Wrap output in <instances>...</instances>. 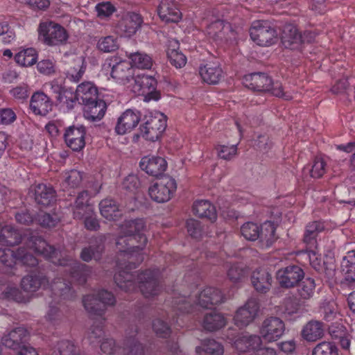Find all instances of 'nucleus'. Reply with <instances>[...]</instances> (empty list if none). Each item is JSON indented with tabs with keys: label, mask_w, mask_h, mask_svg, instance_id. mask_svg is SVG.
Wrapping results in <instances>:
<instances>
[{
	"label": "nucleus",
	"mask_w": 355,
	"mask_h": 355,
	"mask_svg": "<svg viewBox=\"0 0 355 355\" xmlns=\"http://www.w3.org/2000/svg\"><path fill=\"white\" fill-rule=\"evenodd\" d=\"M226 324V319L223 315L215 311L205 314L202 325L208 331H217Z\"/></svg>",
	"instance_id": "nucleus-37"
},
{
	"label": "nucleus",
	"mask_w": 355,
	"mask_h": 355,
	"mask_svg": "<svg viewBox=\"0 0 355 355\" xmlns=\"http://www.w3.org/2000/svg\"><path fill=\"white\" fill-rule=\"evenodd\" d=\"M37 51L33 48H28L19 51L15 56L17 64L24 67H30L36 63Z\"/></svg>",
	"instance_id": "nucleus-44"
},
{
	"label": "nucleus",
	"mask_w": 355,
	"mask_h": 355,
	"mask_svg": "<svg viewBox=\"0 0 355 355\" xmlns=\"http://www.w3.org/2000/svg\"><path fill=\"white\" fill-rule=\"evenodd\" d=\"M246 274V270L240 267L237 263L232 265L227 272L228 277L234 283L243 282Z\"/></svg>",
	"instance_id": "nucleus-60"
},
{
	"label": "nucleus",
	"mask_w": 355,
	"mask_h": 355,
	"mask_svg": "<svg viewBox=\"0 0 355 355\" xmlns=\"http://www.w3.org/2000/svg\"><path fill=\"white\" fill-rule=\"evenodd\" d=\"M152 326L153 329L159 337L167 338L171 333V328L168 323L161 318L154 320Z\"/></svg>",
	"instance_id": "nucleus-59"
},
{
	"label": "nucleus",
	"mask_w": 355,
	"mask_h": 355,
	"mask_svg": "<svg viewBox=\"0 0 355 355\" xmlns=\"http://www.w3.org/2000/svg\"><path fill=\"white\" fill-rule=\"evenodd\" d=\"M85 72V67L83 65V60L78 59L76 60L73 66L70 67L66 72L67 78L71 82L78 83L82 78Z\"/></svg>",
	"instance_id": "nucleus-49"
},
{
	"label": "nucleus",
	"mask_w": 355,
	"mask_h": 355,
	"mask_svg": "<svg viewBox=\"0 0 355 355\" xmlns=\"http://www.w3.org/2000/svg\"><path fill=\"white\" fill-rule=\"evenodd\" d=\"M199 73L202 80L209 85L218 83L223 77V70L219 64L208 62L199 68Z\"/></svg>",
	"instance_id": "nucleus-31"
},
{
	"label": "nucleus",
	"mask_w": 355,
	"mask_h": 355,
	"mask_svg": "<svg viewBox=\"0 0 355 355\" xmlns=\"http://www.w3.org/2000/svg\"><path fill=\"white\" fill-rule=\"evenodd\" d=\"M103 70L110 73L117 83L125 85L134 78L135 69L130 61L113 56L107 59L103 65Z\"/></svg>",
	"instance_id": "nucleus-7"
},
{
	"label": "nucleus",
	"mask_w": 355,
	"mask_h": 355,
	"mask_svg": "<svg viewBox=\"0 0 355 355\" xmlns=\"http://www.w3.org/2000/svg\"><path fill=\"white\" fill-rule=\"evenodd\" d=\"M57 101L61 106H65L68 110L73 109L77 103H79L76 91L74 92L73 89L68 88L62 92V95L60 94Z\"/></svg>",
	"instance_id": "nucleus-48"
},
{
	"label": "nucleus",
	"mask_w": 355,
	"mask_h": 355,
	"mask_svg": "<svg viewBox=\"0 0 355 355\" xmlns=\"http://www.w3.org/2000/svg\"><path fill=\"white\" fill-rule=\"evenodd\" d=\"M218 155L220 158L230 160L236 155L237 146L232 145L230 146L225 145H219L216 147Z\"/></svg>",
	"instance_id": "nucleus-62"
},
{
	"label": "nucleus",
	"mask_w": 355,
	"mask_h": 355,
	"mask_svg": "<svg viewBox=\"0 0 355 355\" xmlns=\"http://www.w3.org/2000/svg\"><path fill=\"white\" fill-rule=\"evenodd\" d=\"M95 245H91L89 247L84 248L80 253V258L85 262L90 261L92 259L98 260L104 250V237L99 236L95 238Z\"/></svg>",
	"instance_id": "nucleus-38"
},
{
	"label": "nucleus",
	"mask_w": 355,
	"mask_h": 355,
	"mask_svg": "<svg viewBox=\"0 0 355 355\" xmlns=\"http://www.w3.org/2000/svg\"><path fill=\"white\" fill-rule=\"evenodd\" d=\"M21 242H24L29 250L43 255L53 264L69 268V271L64 269L62 272V276L56 277L51 284L42 272L28 275L24 277L21 282L22 289L26 292L33 293L40 288L45 290L50 288L53 300L50 303L46 320L53 326L58 325L65 316V302L73 300L76 297L72 284L84 285L90 274V268L86 264L81 263L70 257H64L61 251L49 245L41 236L29 230L23 232Z\"/></svg>",
	"instance_id": "nucleus-1"
},
{
	"label": "nucleus",
	"mask_w": 355,
	"mask_h": 355,
	"mask_svg": "<svg viewBox=\"0 0 355 355\" xmlns=\"http://www.w3.org/2000/svg\"><path fill=\"white\" fill-rule=\"evenodd\" d=\"M99 209L103 217L109 221L116 222L122 220L123 211L112 199L105 198L99 203Z\"/></svg>",
	"instance_id": "nucleus-32"
},
{
	"label": "nucleus",
	"mask_w": 355,
	"mask_h": 355,
	"mask_svg": "<svg viewBox=\"0 0 355 355\" xmlns=\"http://www.w3.org/2000/svg\"><path fill=\"white\" fill-rule=\"evenodd\" d=\"M116 10V7L110 1H102L96 6L97 16L101 19L110 17Z\"/></svg>",
	"instance_id": "nucleus-58"
},
{
	"label": "nucleus",
	"mask_w": 355,
	"mask_h": 355,
	"mask_svg": "<svg viewBox=\"0 0 355 355\" xmlns=\"http://www.w3.org/2000/svg\"><path fill=\"white\" fill-rule=\"evenodd\" d=\"M251 282L254 289L261 293H266L272 285V276L267 270L258 268L253 271Z\"/></svg>",
	"instance_id": "nucleus-30"
},
{
	"label": "nucleus",
	"mask_w": 355,
	"mask_h": 355,
	"mask_svg": "<svg viewBox=\"0 0 355 355\" xmlns=\"http://www.w3.org/2000/svg\"><path fill=\"white\" fill-rule=\"evenodd\" d=\"M167 56L170 63L176 68H182L187 63L186 56L180 51L173 49H168L167 51Z\"/></svg>",
	"instance_id": "nucleus-57"
},
{
	"label": "nucleus",
	"mask_w": 355,
	"mask_h": 355,
	"mask_svg": "<svg viewBox=\"0 0 355 355\" xmlns=\"http://www.w3.org/2000/svg\"><path fill=\"white\" fill-rule=\"evenodd\" d=\"M312 355H338V349L334 343L323 341L313 348Z\"/></svg>",
	"instance_id": "nucleus-52"
},
{
	"label": "nucleus",
	"mask_w": 355,
	"mask_h": 355,
	"mask_svg": "<svg viewBox=\"0 0 355 355\" xmlns=\"http://www.w3.org/2000/svg\"><path fill=\"white\" fill-rule=\"evenodd\" d=\"M285 331L284 322L277 317L266 318L260 329L261 338L271 343L279 339Z\"/></svg>",
	"instance_id": "nucleus-17"
},
{
	"label": "nucleus",
	"mask_w": 355,
	"mask_h": 355,
	"mask_svg": "<svg viewBox=\"0 0 355 355\" xmlns=\"http://www.w3.org/2000/svg\"><path fill=\"white\" fill-rule=\"evenodd\" d=\"M327 163L320 157H315L309 170L310 175L313 178H320L326 172Z\"/></svg>",
	"instance_id": "nucleus-56"
},
{
	"label": "nucleus",
	"mask_w": 355,
	"mask_h": 355,
	"mask_svg": "<svg viewBox=\"0 0 355 355\" xmlns=\"http://www.w3.org/2000/svg\"><path fill=\"white\" fill-rule=\"evenodd\" d=\"M277 223H268V230L270 231L269 236L262 232V227L259 223H243L241 227V233L245 239L249 241H255L258 238L266 240V245L270 246L276 239L275 230Z\"/></svg>",
	"instance_id": "nucleus-15"
},
{
	"label": "nucleus",
	"mask_w": 355,
	"mask_h": 355,
	"mask_svg": "<svg viewBox=\"0 0 355 355\" xmlns=\"http://www.w3.org/2000/svg\"><path fill=\"white\" fill-rule=\"evenodd\" d=\"M141 169L154 177L162 175L167 169L168 164L165 158L157 155H147L139 162Z\"/></svg>",
	"instance_id": "nucleus-20"
},
{
	"label": "nucleus",
	"mask_w": 355,
	"mask_h": 355,
	"mask_svg": "<svg viewBox=\"0 0 355 355\" xmlns=\"http://www.w3.org/2000/svg\"><path fill=\"white\" fill-rule=\"evenodd\" d=\"M17 265L35 267L39 264L38 259L24 247L18 248Z\"/></svg>",
	"instance_id": "nucleus-51"
},
{
	"label": "nucleus",
	"mask_w": 355,
	"mask_h": 355,
	"mask_svg": "<svg viewBox=\"0 0 355 355\" xmlns=\"http://www.w3.org/2000/svg\"><path fill=\"white\" fill-rule=\"evenodd\" d=\"M196 352L201 354L205 352L208 355H223L224 353L223 346L214 339H204L201 341V345L196 347Z\"/></svg>",
	"instance_id": "nucleus-42"
},
{
	"label": "nucleus",
	"mask_w": 355,
	"mask_h": 355,
	"mask_svg": "<svg viewBox=\"0 0 355 355\" xmlns=\"http://www.w3.org/2000/svg\"><path fill=\"white\" fill-rule=\"evenodd\" d=\"M91 198L89 192L84 190L80 192L76 199L73 207V218L82 222H98L94 209L89 204Z\"/></svg>",
	"instance_id": "nucleus-13"
},
{
	"label": "nucleus",
	"mask_w": 355,
	"mask_h": 355,
	"mask_svg": "<svg viewBox=\"0 0 355 355\" xmlns=\"http://www.w3.org/2000/svg\"><path fill=\"white\" fill-rule=\"evenodd\" d=\"M304 272L297 266L291 265L279 269L277 272L276 277L279 285L283 288H293L303 279Z\"/></svg>",
	"instance_id": "nucleus-18"
},
{
	"label": "nucleus",
	"mask_w": 355,
	"mask_h": 355,
	"mask_svg": "<svg viewBox=\"0 0 355 355\" xmlns=\"http://www.w3.org/2000/svg\"><path fill=\"white\" fill-rule=\"evenodd\" d=\"M28 336L29 334L26 329L23 327H19L3 336L1 343L6 347L20 352L23 347H31L24 345L28 340Z\"/></svg>",
	"instance_id": "nucleus-21"
},
{
	"label": "nucleus",
	"mask_w": 355,
	"mask_h": 355,
	"mask_svg": "<svg viewBox=\"0 0 355 355\" xmlns=\"http://www.w3.org/2000/svg\"><path fill=\"white\" fill-rule=\"evenodd\" d=\"M324 319L328 322L332 321L337 315V306L334 302H328L322 307Z\"/></svg>",
	"instance_id": "nucleus-63"
},
{
	"label": "nucleus",
	"mask_w": 355,
	"mask_h": 355,
	"mask_svg": "<svg viewBox=\"0 0 355 355\" xmlns=\"http://www.w3.org/2000/svg\"><path fill=\"white\" fill-rule=\"evenodd\" d=\"M324 334L323 323L320 321L311 320L303 328L302 337L309 342L315 341L322 337Z\"/></svg>",
	"instance_id": "nucleus-39"
},
{
	"label": "nucleus",
	"mask_w": 355,
	"mask_h": 355,
	"mask_svg": "<svg viewBox=\"0 0 355 355\" xmlns=\"http://www.w3.org/2000/svg\"><path fill=\"white\" fill-rule=\"evenodd\" d=\"M116 302L114 295L107 290L102 289L96 294L86 295L83 298V304L86 311L95 321L90 329L88 338L93 343V338H100L104 333L103 327L106 306H113Z\"/></svg>",
	"instance_id": "nucleus-4"
},
{
	"label": "nucleus",
	"mask_w": 355,
	"mask_h": 355,
	"mask_svg": "<svg viewBox=\"0 0 355 355\" xmlns=\"http://www.w3.org/2000/svg\"><path fill=\"white\" fill-rule=\"evenodd\" d=\"M304 304V302L295 294L289 293L283 300L281 304V311L285 316H291L300 313Z\"/></svg>",
	"instance_id": "nucleus-33"
},
{
	"label": "nucleus",
	"mask_w": 355,
	"mask_h": 355,
	"mask_svg": "<svg viewBox=\"0 0 355 355\" xmlns=\"http://www.w3.org/2000/svg\"><path fill=\"white\" fill-rule=\"evenodd\" d=\"M130 59L132 67L141 69H149L153 65V60L150 55L144 53L136 52L130 54Z\"/></svg>",
	"instance_id": "nucleus-47"
},
{
	"label": "nucleus",
	"mask_w": 355,
	"mask_h": 355,
	"mask_svg": "<svg viewBox=\"0 0 355 355\" xmlns=\"http://www.w3.org/2000/svg\"><path fill=\"white\" fill-rule=\"evenodd\" d=\"M323 225L324 223H309L306 225L304 235V242L310 248L315 245L318 233L324 230Z\"/></svg>",
	"instance_id": "nucleus-46"
},
{
	"label": "nucleus",
	"mask_w": 355,
	"mask_h": 355,
	"mask_svg": "<svg viewBox=\"0 0 355 355\" xmlns=\"http://www.w3.org/2000/svg\"><path fill=\"white\" fill-rule=\"evenodd\" d=\"M231 343L238 352H252V354L255 347L261 344V338L257 335L241 334L231 340Z\"/></svg>",
	"instance_id": "nucleus-24"
},
{
	"label": "nucleus",
	"mask_w": 355,
	"mask_h": 355,
	"mask_svg": "<svg viewBox=\"0 0 355 355\" xmlns=\"http://www.w3.org/2000/svg\"><path fill=\"white\" fill-rule=\"evenodd\" d=\"M318 34L315 30H306L302 34L296 26L288 24L284 26L282 42L286 49H300L302 44L313 42Z\"/></svg>",
	"instance_id": "nucleus-9"
},
{
	"label": "nucleus",
	"mask_w": 355,
	"mask_h": 355,
	"mask_svg": "<svg viewBox=\"0 0 355 355\" xmlns=\"http://www.w3.org/2000/svg\"><path fill=\"white\" fill-rule=\"evenodd\" d=\"M87 130L83 125H69L64 129L63 139L67 147L73 151L80 152L85 146Z\"/></svg>",
	"instance_id": "nucleus-16"
},
{
	"label": "nucleus",
	"mask_w": 355,
	"mask_h": 355,
	"mask_svg": "<svg viewBox=\"0 0 355 355\" xmlns=\"http://www.w3.org/2000/svg\"><path fill=\"white\" fill-rule=\"evenodd\" d=\"M192 212L196 217L210 222H216L217 219L216 209L209 200H196L192 206Z\"/></svg>",
	"instance_id": "nucleus-28"
},
{
	"label": "nucleus",
	"mask_w": 355,
	"mask_h": 355,
	"mask_svg": "<svg viewBox=\"0 0 355 355\" xmlns=\"http://www.w3.org/2000/svg\"><path fill=\"white\" fill-rule=\"evenodd\" d=\"M0 223V244L15 245L21 243L22 234L19 230L14 228L11 225L1 227Z\"/></svg>",
	"instance_id": "nucleus-36"
},
{
	"label": "nucleus",
	"mask_w": 355,
	"mask_h": 355,
	"mask_svg": "<svg viewBox=\"0 0 355 355\" xmlns=\"http://www.w3.org/2000/svg\"><path fill=\"white\" fill-rule=\"evenodd\" d=\"M32 191L36 203L42 207L51 206L56 200L55 191L50 185L38 184L32 189Z\"/></svg>",
	"instance_id": "nucleus-26"
},
{
	"label": "nucleus",
	"mask_w": 355,
	"mask_h": 355,
	"mask_svg": "<svg viewBox=\"0 0 355 355\" xmlns=\"http://www.w3.org/2000/svg\"><path fill=\"white\" fill-rule=\"evenodd\" d=\"M30 108L36 115L46 116L52 110V103L44 92H35L31 96Z\"/></svg>",
	"instance_id": "nucleus-29"
},
{
	"label": "nucleus",
	"mask_w": 355,
	"mask_h": 355,
	"mask_svg": "<svg viewBox=\"0 0 355 355\" xmlns=\"http://www.w3.org/2000/svg\"><path fill=\"white\" fill-rule=\"evenodd\" d=\"M80 349L70 340H63L58 343L57 350L53 352L55 355H73L77 354Z\"/></svg>",
	"instance_id": "nucleus-53"
},
{
	"label": "nucleus",
	"mask_w": 355,
	"mask_h": 355,
	"mask_svg": "<svg viewBox=\"0 0 355 355\" xmlns=\"http://www.w3.org/2000/svg\"><path fill=\"white\" fill-rule=\"evenodd\" d=\"M139 178L135 175H128L123 181V188L130 192H135L139 187Z\"/></svg>",
	"instance_id": "nucleus-64"
},
{
	"label": "nucleus",
	"mask_w": 355,
	"mask_h": 355,
	"mask_svg": "<svg viewBox=\"0 0 355 355\" xmlns=\"http://www.w3.org/2000/svg\"><path fill=\"white\" fill-rule=\"evenodd\" d=\"M83 180V173L72 169L64 171L61 175V185L63 190L74 189L80 186Z\"/></svg>",
	"instance_id": "nucleus-40"
},
{
	"label": "nucleus",
	"mask_w": 355,
	"mask_h": 355,
	"mask_svg": "<svg viewBox=\"0 0 355 355\" xmlns=\"http://www.w3.org/2000/svg\"><path fill=\"white\" fill-rule=\"evenodd\" d=\"M144 223H121L120 235L116 242L118 250L127 256L128 263L124 266L119 263L121 270L114 279L116 285L126 293L140 291L146 298L157 295L161 286V272L158 268L147 269L137 275L130 272L144 259L142 250L146 245L147 238L139 228Z\"/></svg>",
	"instance_id": "nucleus-2"
},
{
	"label": "nucleus",
	"mask_w": 355,
	"mask_h": 355,
	"mask_svg": "<svg viewBox=\"0 0 355 355\" xmlns=\"http://www.w3.org/2000/svg\"><path fill=\"white\" fill-rule=\"evenodd\" d=\"M105 110V102L98 99L85 105L84 116L91 121H100L104 116Z\"/></svg>",
	"instance_id": "nucleus-35"
},
{
	"label": "nucleus",
	"mask_w": 355,
	"mask_h": 355,
	"mask_svg": "<svg viewBox=\"0 0 355 355\" xmlns=\"http://www.w3.org/2000/svg\"><path fill=\"white\" fill-rule=\"evenodd\" d=\"M141 333L137 327L126 330V338L122 347L116 345L113 339H104L101 345V351L107 354L148 355L149 349L140 343Z\"/></svg>",
	"instance_id": "nucleus-5"
},
{
	"label": "nucleus",
	"mask_w": 355,
	"mask_h": 355,
	"mask_svg": "<svg viewBox=\"0 0 355 355\" xmlns=\"http://www.w3.org/2000/svg\"><path fill=\"white\" fill-rule=\"evenodd\" d=\"M97 46L101 51L110 53L116 51L119 48V43L116 37L114 36H106L101 37Z\"/></svg>",
	"instance_id": "nucleus-55"
},
{
	"label": "nucleus",
	"mask_w": 355,
	"mask_h": 355,
	"mask_svg": "<svg viewBox=\"0 0 355 355\" xmlns=\"http://www.w3.org/2000/svg\"><path fill=\"white\" fill-rule=\"evenodd\" d=\"M224 29V21L220 19H217L207 25L206 28V33L209 38L213 40V41L220 42L224 39H226L225 37Z\"/></svg>",
	"instance_id": "nucleus-43"
},
{
	"label": "nucleus",
	"mask_w": 355,
	"mask_h": 355,
	"mask_svg": "<svg viewBox=\"0 0 355 355\" xmlns=\"http://www.w3.org/2000/svg\"><path fill=\"white\" fill-rule=\"evenodd\" d=\"M166 125V116L160 112H151L139 128L140 135L145 140L155 141L160 138Z\"/></svg>",
	"instance_id": "nucleus-8"
},
{
	"label": "nucleus",
	"mask_w": 355,
	"mask_h": 355,
	"mask_svg": "<svg viewBox=\"0 0 355 355\" xmlns=\"http://www.w3.org/2000/svg\"><path fill=\"white\" fill-rule=\"evenodd\" d=\"M17 255L18 250L15 252L8 248H0V262L8 268L17 265Z\"/></svg>",
	"instance_id": "nucleus-50"
},
{
	"label": "nucleus",
	"mask_w": 355,
	"mask_h": 355,
	"mask_svg": "<svg viewBox=\"0 0 355 355\" xmlns=\"http://www.w3.org/2000/svg\"><path fill=\"white\" fill-rule=\"evenodd\" d=\"M250 35L257 45L268 46L275 43L278 33L270 21L257 20L252 22L250 28Z\"/></svg>",
	"instance_id": "nucleus-10"
},
{
	"label": "nucleus",
	"mask_w": 355,
	"mask_h": 355,
	"mask_svg": "<svg viewBox=\"0 0 355 355\" xmlns=\"http://www.w3.org/2000/svg\"><path fill=\"white\" fill-rule=\"evenodd\" d=\"M341 269L346 281L355 282V250L347 252L342 260Z\"/></svg>",
	"instance_id": "nucleus-41"
},
{
	"label": "nucleus",
	"mask_w": 355,
	"mask_h": 355,
	"mask_svg": "<svg viewBox=\"0 0 355 355\" xmlns=\"http://www.w3.org/2000/svg\"><path fill=\"white\" fill-rule=\"evenodd\" d=\"M172 300H166V305H171V313H167L166 320L171 324L180 327L186 326L185 320L190 318V315L200 310V307L209 308L210 306L220 304L225 300L221 291L215 287L205 288L193 300L191 295L186 296L173 291Z\"/></svg>",
	"instance_id": "nucleus-3"
},
{
	"label": "nucleus",
	"mask_w": 355,
	"mask_h": 355,
	"mask_svg": "<svg viewBox=\"0 0 355 355\" xmlns=\"http://www.w3.org/2000/svg\"><path fill=\"white\" fill-rule=\"evenodd\" d=\"M177 189L175 180L170 176H164L157 179L148 187V195L152 200L164 203L169 201Z\"/></svg>",
	"instance_id": "nucleus-12"
},
{
	"label": "nucleus",
	"mask_w": 355,
	"mask_h": 355,
	"mask_svg": "<svg viewBox=\"0 0 355 355\" xmlns=\"http://www.w3.org/2000/svg\"><path fill=\"white\" fill-rule=\"evenodd\" d=\"M315 289V280L311 277L305 278L297 287L298 297L305 303L306 300H310L313 296Z\"/></svg>",
	"instance_id": "nucleus-45"
},
{
	"label": "nucleus",
	"mask_w": 355,
	"mask_h": 355,
	"mask_svg": "<svg viewBox=\"0 0 355 355\" xmlns=\"http://www.w3.org/2000/svg\"><path fill=\"white\" fill-rule=\"evenodd\" d=\"M64 81L62 78L55 79L49 83L44 85V89L49 92L55 94V98L58 100L60 94H62V92L65 91V88L63 85Z\"/></svg>",
	"instance_id": "nucleus-61"
},
{
	"label": "nucleus",
	"mask_w": 355,
	"mask_h": 355,
	"mask_svg": "<svg viewBox=\"0 0 355 355\" xmlns=\"http://www.w3.org/2000/svg\"><path fill=\"white\" fill-rule=\"evenodd\" d=\"M157 13L159 18L166 23H177L182 19V12L175 0H162Z\"/></svg>",
	"instance_id": "nucleus-22"
},
{
	"label": "nucleus",
	"mask_w": 355,
	"mask_h": 355,
	"mask_svg": "<svg viewBox=\"0 0 355 355\" xmlns=\"http://www.w3.org/2000/svg\"><path fill=\"white\" fill-rule=\"evenodd\" d=\"M243 83L248 88L259 92H270L272 95L288 101L293 98L290 92H284L279 82H273L265 73H253L245 76Z\"/></svg>",
	"instance_id": "nucleus-6"
},
{
	"label": "nucleus",
	"mask_w": 355,
	"mask_h": 355,
	"mask_svg": "<svg viewBox=\"0 0 355 355\" xmlns=\"http://www.w3.org/2000/svg\"><path fill=\"white\" fill-rule=\"evenodd\" d=\"M144 19L142 16L135 12H128L119 21L118 28L125 36L130 37L141 28Z\"/></svg>",
	"instance_id": "nucleus-23"
},
{
	"label": "nucleus",
	"mask_w": 355,
	"mask_h": 355,
	"mask_svg": "<svg viewBox=\"0 0 355 355\" xmlns=\"http://www.w3.org/2000/svg\"><path fill=\"white\" fill-rule=\"evenodd\" d=\"M79 103L86 105L98 100L97 87L91 82H83L76 88Z\"/></svg>",
	"instance_id": "nucleus-34"
},
{
	"label": "nucleus",
	"mask_w": 355,
	"mask_h": 355,
	"mask_svg": "<svg viewBox=\"0 0 355 355\" xmlns=\"http://www.w3.org/2000/svg\"><path fill=\"white\" fill-rule=\"evenodd\" d=\"M37 31L39 39L48 46L62 44L68 39V34L64 28L52 21L40 22Z\"/></svg>",
	"instance_id": "nucleus-11"
},
{
	"label": "nucleus",
	"mask_w": 355,
	"mask_h": 355,
	"mask_svg": "<svg viewBox=\"0 0 355 355\" xmlns=\"http://www.w3.org/2000/svg\"><path fill=\"white\" fill-rule=\"evenodd\" d=\"M16 34L14 28L7 21L0 22V42L10 44L15 40Z\"/></svg>",
	"instance_id": "nucleus-54"
},
{
	"label": "nucleus",
	"mask_w": 355,
	"mask_h": 355,
	"mask_svg": "<svg viewBox=\"0 0 355 355\" xmlns=\"http://www.w3.org/2000/svg\"><path fill=\"white\" fill-rule=\"evenodd\" d=\"M259 310V304L255 299H250L236 311L234 320L239 327L248 325L257 317Z\"/></svg>",
	"instance_id": "nucleus-19"
},
{
	"label": "nucleus",
	"mask_w": 355,
	"mask_h": 355,
	"mask_svg": "<svg viewBox=\"0 0 355 355\" xmlns=\"http://www.w3.org/2000/svg\"><path fill=\"white\" fill-rule=\"evenodd\" d=\"M135 89L144 96L146 101L160 98V93L157 90V81L153 76L139 74L135 78Z\"/></svg>",
	"instance_id": "nucleus-14"
},
{
	"label": "nucleus",
	"mask_w": 355,
	"mask_h": 355,
	"mask_svg": "<svg viewBox=\"0 0 355 355\" xmlns=\"http://www.w3.org/2000/svg\"><path fill=\"white\" fill-rule=\"evenodd\" d=\"M0 299L17 302H25L22 293L4 275L0 277Z\"/></svg>",
	"instance_id": "nucleus-27"
},
{
	"label": "nucleus",
	"mask_w": 355,
	"mask_h": 355,
	"mask_svg": "<svg viewBox=\"0 0 355 355\" xmlns=\"http://www.w3.org/2000/svg\"><path fill=\"white\" fill-rule=\"evenodd\" d=\"M141 119L139 112L132 110H125L118 119L115 131L118 135H125L134 129Z\"/></svg>",
	"instance_id": "nucleus-25"
}]
</instances>
